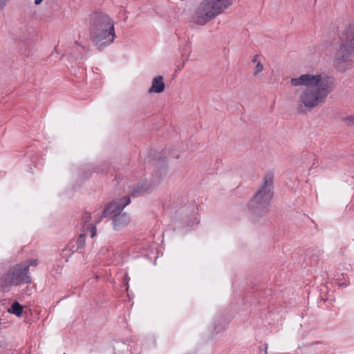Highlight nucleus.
Instances as JSON below:
<instances>
[{"label": "nucleus", "mask_w": 354, "mask_h": 354, "mask_svg": "<svg viewBox=\"0 0 354 354\" xmlns=\"http://www.w3.org/2000/svg\"><path fill=\"white\" fill-rule=\"evenodd\" d=\"M292 86H304L295 91V109L299 114H307L323 105L334 90L333 76L306 73L290 80Z\"/></svg>", "instance_id": "f257e3e1"}, {"label": "nucleus", "mask_w": 354, "mask_h": 354, "mask_svg": "<svg viewBox=\"0 0 354 354\" xmlns=\"http://www.w3.org/2000/svg\"><path fill=\"white\" fill-rule=\"evenodd\" d=\"M114 23L106 14L94 12L90 19V39L99 50L113 42Z\"/></svg>", "instance_id": "f03ea898"}, {"label": "nucleus", "mask_w": 354, "mask_h": 354, "mask_svg": "<svg viewBox=\"0 0 354 354\" xmlns=\"http://www.w3.org/2000/svg\"><path fill=\"white\" fill-rule=\"evenodd\" d=\"M232 3V0H201L194 9L193 21L204 26L224 13Z\"/></svg>", "instance_id": "7ed1b4c3"}, {"label": "nucleus", "mask_w": 354, "mask_h": 354, "mask_svg": "<svg viewBox=\"0 0 354 354\" xmlns=\"http://www.w3.org/2000/svg\"><path fill=\"white\" fill-rule=\"evenodd\" d=\"M273 174H266L263 178V184L250 201V207L255 215L260 216L268 212L270 201L273 196Z\"/></svg>", "instance_id": "20e7f679"}, {"label": "nucleus", "mask_w": 354, "mask_h": 354, "mask_svg": "<svg viewBox=\"0 0 354 354\" xmlns=\"http://www.w3.org/2000/svg\"><path fill=\"white\" fill-rule=\"evenodd\" d=\"M30 274H28V266L25 269L21 265L16 264L9 268L0 279V288L4 292H8L10 288L21 283H31Z\"/></svg>", "instance_id": "39448f33"}, {"label": "nucleus", "mask_w": 354, "mask_h": 354, "mask_svg": "<svg viewBox=\"0 0 354 354\" xmlns=\"http://www.w3.org/2000/svg\"><path fill=\"white\" fill-rule=\"evenodd\" d=\"M333 66L339 73H346L354 67V49L338 45Z\"/></svg>", "instance_id": "423d86ee"}, {"label": "nucleus", "mask_w": 354, "mask_h": 354, "mask_svg": "<svg viewBox=\"0 0 354 354\" xmlns=\"http://www.w3.org/2000/svg\"><path fill=\"white\" fill-rule=\"evenodd\" d=\"M131 199L129 196H126L122 198L114 200L109 203L102 212L104 217L111 216L112 218L115 215L121 214L124 208L130 203Z\"/></svg>", "instance_id": "0eeeda50"}, {"label": "nucleus", "mask_w": 354, "mask_h": 354, "mask_svg": "<svg viewBox=\"0 0 354 354\" xmlns=\"http://www.w3.org/2000/svg\"><path fill=\"white\" fill-rule=\"evenodd\" d=\"M339 44L354 49V21L345 26L339 35Z\"/></svg>", "instance_id": "6e6552de"}, {"label": "nucleus", "mask_w": 354, "mask_h": 354, "mask_svg": "<svg viewBox=\"0 0 354 354\" xmlns=\"http://www.w3.org/2000/svg\"><path fill=\"white\" fill-rule=\"evenodd\" d=\"M165 84L164 83L163 77L161 75L156 76L152 80L151 87L148 90L149 93H160L164 91Z\"/></svg>", "instance_id": "1a4fd4ad"}, {"label": "nucleus", "mask_w": 354, "mask_h": 354, "mask_svg": "<svg viewBox=\"0 0 354 354\" xmlns=\"http://www.w3.org/2000/svg\"><path fill=\"white\" fill-rule=\"evenodd\" d=\"M112 220L113 222V227L117 230L126 226L130 221L129 216L126 213L115 215V217H113Z\"/></svg>", "instance_id": "9d476101"}, {"label": "nucleus", "mask_w": 354, "mask_h": 354, "mask_svg": "<svg viewBox=\"0 0 354 354\" xmlns=\"http://www.w3.org/2000/svg\"><path fill=\"white\" fill-rule=\"evenodd\" d=\"M91 218V216L89 212H84L82 217V224L84 230H88L91 232V236L93 238L96 234V227L92 223H89Z\"/></svg>", "instance_id": "9b49d317"}, {"label": "nucleus", "mask_w": 354, "mask_h": 354, "mask_svg": "<svg viewBox=\"0 0 354 354\" xmlns=\"http://www.w3.org/2000/svg\"><path fill=\"white\" fill-rule=\"evenodd\" d=\"M23 308L24 307L18 301H14L8 309V312L20 317L23 313Z\"/></svg>", "instance_id": "f8f14e48"}, {"label": "nucleus", "mask_w": 354, "mask_h": 354, "mask_svg": "<svg viewBox=\"0 0 354 354\" xmlns=\"http://www.w3.org/2000/svg\"><path fill=\"white\" fill-rule=\"evenodd\" d=\"M38 264V261L37 259H31L28 261H25L19 263L21 265V268L25 269L26 266H28V274H29V268L30 266H36Z\"/></svg>", "instance_id": "ddd939ff"}, {"label": "nucleus", "mask_w": 354, "mask_h": 354, "mask_svg": "<svg viewBox=\"0 0 354 354\" xmlns=\"http://www.w3.org/2000/svg\"><path fill=\"white\" fill-rule=\"evenodd\" d=\"M342 121L344 122L348 127H354V115H350L343 118Z\"/></svg>", "instance_id": "4468645a"}, {"label": "nucleus", "mask_w": 354, "mask_h": 354, "mask_svg": "<svg viewBox=\"0 0 354 354\" xmlns=\"http://www.w3.org/2000/svg\"><path fill=\"white\" fill-rule=\"evenodd\" d=\"M263 70V66L261 64L260 62H258L257 63L255 71L253 73L254 76H257L260 72H261Z\"/></svg>", "instance_id": "2eb2a0df"}, {"label": "nucleus", "mask_w": 354, "mask_h": 354, "mask_svg": "<svg viewBox=\"0 0 354 354\" xmlns=\"http://www.w3.org/2000/svg\"><path fill=\"white\" fill-rule=\"evenodd\" d=\"M19 30L21 32V35H20V38H24L28 32L29 28L28 27V25L26 24Z\"/></svg>", "instance_id": "dca6fc26"}, {"label": "nucleus", "mask_w": 354, "mask_h": 354, "mask_svg": "<svg viewBox=\"0 0 354 354\" xmlns=\"http://www.w3.org/2000/svg\"><path fill=\"white\" fill-rule=\"evenodd\" d=\"M9 0H0V12L4 10L8 5Z\"/></svg>", "instance_id": "f3484780"}, {"label": "nucleus", "mask_w": 354, "mask_h": 354, "mask_svg": "<svg viewBox=\"0 0 354 354\" xmlns=\"http://www.w3.org/2000/svg\"><path fill=\"white\" fill-rule=\"evenodd\" d=\"M259 56L258 55H255L253 58L252 59V62H257V59H258Z\"/></svg>", "instance_id": "a211bd4d"}, {"label": "nucleus", "mask_w": 354, "mask_h": 354, "mask_svg": "<svg viewBox=\"0 0 354 354\" xmlns=\"http://www.w3.org/2000/svg\"><path fill=\"white\" fill-rule=\"evenodd\" d=\"M84 236V235H83V234H81V235L80 236V237H79V239H78V240H77V244L81 243L82 239V237H83Z\"/></svg>", "instance_id": "6ab92c4d"}, {"label": "nucleus", "mask_w": 354, "mask_h": 354, "mask_svg": "<svg viewBox=\"0 0 354 354\" xmlns=\"http://www.w3.org/2000/svg\"><path fill=\"white\" fill-rule=\"evenodd\" d=\"M43 0H35V3L36 5H39L41 2H42Z\"/></svg>", "instance_id": "aec40b11"}, {"label": "nucleus", "mask_w": 354, "mask_h": 354, "mask_svg": "<svg viewBox=\"0 0 354 354\" xmlns=\"http://www.w3.org/2000/svg\"><path fill=\"white\" fill-rule=\"evenodd\" d=\"M264 346H265V351L263 352V354H267L268 345L265 344Z\"/></svg>", "instance_id": "412c9836"}, {"label": "nucleus", "mask_w": 354, "mask_h": 354, "mask_svg": "<svg viewBox=\"0 0 354 354\" xmlns=\"http://www.w3.org/2000/svg\"><path fill=\"white\" fill-rule=\"evenodd\" d=\"M127 277H128L127 274H125V275H124V281L127 280Z\"/></svg>", "instance_id": "4be33fe9"}, {"label": "nucleus", "mask_w": 354, "mask_h": 354, "mask_svg": "<svg viewBox=\"0 0 354 354\" xmlns=\"http://www.w3.org/2000/svg\"><path fill=\"white\" fill-rule=\"evenodd\" d=\"M75 44H77V45H80V44L78 43V41H75Z\"/></svg>", "instance_id": "5701e85b"}, {"label": "nucleus", "mask_w": 354, "mask_h": 354, "mask_svg": "<svg viewBox=\"0 0 354 354\" xmlns=\"http://www.w3.org/2000/svg\"><path fill=\"white\" fill-rule=\"evenodd\" d=\"M141 189H142V187ZM143 191H144V192L147 191V188L143 189Z\"/></svg>", "instance_id": "b1692460"}]
</instances>
